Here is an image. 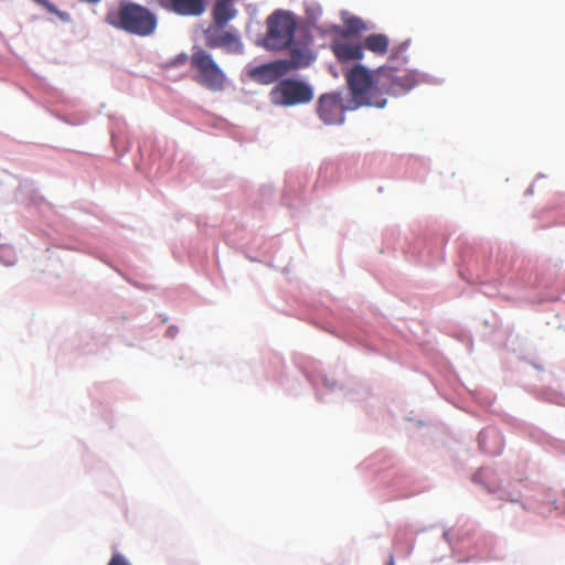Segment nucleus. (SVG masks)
Here are the masks:
<instances>
[{"instance_id":"nucleus-3","label":"nucleus","mask_w":565,"mask_h":565,"mask_svg":"<svg viewBox=\"0 0 565 565\" xmlns=\"http://www.w3.org/2000/svg\"><path fill=\"white\" fill-rule=\"evenodd\" d=\"M267 32L264 38V46L270 51L288 49L295 38L297 22L292 13L276 10L266 20Z\"/></svg>"},{"instance_id":"nucleus-1","label":"nucleus","mask_w":565,"mask_h":565,"mask_svg":"<svg viewBox=\"0 0 565 565\" xmlns=\"http://www.w3.org/2000/svg\"><path fill=\"white\" fill-rule=\"evenodd\" d=\"M105 22L129 34L142 38L151 35L158 25V19L152 11L128 1H121L118 10H108Z\"/></svg>"},{"instance_id":"nucleus-2","label":"nucleus","mask_w":565,"mask_h":565,"mask_svg":"<svg viewBox=\"0 0 565 565\" xmlns=\"http://www.w3.org/2000/svg\"><path fill=\"white\" fill-rule=\"evenodd\" d=\"M345 78L355 107L372 106L383 108L386 105V99L380 96L376 72L373 74L365 66L355 64L347 72Z\"/></svg>"},{"instance_id":"nucleus-9","label":"nucleus","mask_w":565,"mask_h":565,"mask_svg":"<svg viewBox=\"0 0 565 565\" xmlns=\"http://www.w3.org/2000/svg\"><path fill=\"white\" fill-rule=\"evenodd\" d=\"M288 74V65L285 60H276L262 64L249 71V77L262 85H269Z\"/></svg>"},{"instance_id":"nucleus-13","label":"nucleus","mask_w":565,"mask_h":565,"mask_svg":"<svg viewBox=\"0 0 565 565\" xmlns=\"http://www.w3.org/2000/svg\"><path fill=\"white\" fill-rule=\"evenodd\" d=\"M235 0H216L212 9V18L214 26L222 30L227 22L236 17L234 8Z\"/></svg>"},{"instance_id":"nucleus-5","label":"nucleus","mask_w":565,"mask_h":565,"mask_svg":"<svg viewBox=\"0 0 565 565\" xmlns=\"http://www.w3.org/2000/svg\"><path fill=\"white\" fill-rule=\"evenodd\" d=\"M376 83L380 96H401L417 85L418 75L415 71L385 65L376 71Z\"/></svg>"},{"instance_id":"nucleus-17","label":"nucleus","mask_w":565,"mask_h":565,"mask_svg":"<svg viewBox=\"0 0 565 565\" xmlns=\"http://www.w3.org/2000/svg\"><path fill=\"white\" fill-rule=\"evenodd\" d=\"M108 565H130L129 562L120 554H114Z\"/></svg>"},{"instance_id":"nucleus-8","label":"nucleus","mask_w":565,"mask_h":565,"mask_svg":"<svg viewBox=\"0 0 565 565\" xmlns=\"http://www.w3.org/2000/svg\"><path fill=\"white\" fill-rule=\"evenodd\" d=\"M330 47L338 62L342 65L361 61L364 56L362 43L345 36L333 40Z\"/></svg>"},{"instance_id":"nucleus-15","label":"nucleus","mask_w":565,"mask_h":565,"mask_svg":"<svg viewBox=\"0 0 565 565\" xmlns=\"http://www.w3.org/2000/svg\"><path fill=\"white\" fill-rule=\"evenodd\" d=\"M365 30V23L360 18L352 17L345 21V31H343L342 36L348 38L350 34H359Z\"/></svg>"},{"instance_id":"nucleus-12","label":"nucleus","mask_w":565,"mask_h":565,"mask_svg":"<svg viewBox=\"0 0 565 565\" xmlns=\"http://www.w3.org/2000/svg\"><path fill=\"white\" fill-rule=\"evenodd\" d=\"M288 49L290 51V60H285L288 65V73L292 70L307 67L316 60L315 53L306 43L292 42Z\"/></svg>"},{"instance_id":"nucleus-16","label":"nucleus","mask_w":565,"mask_h":565,"mask_svg":"<svg viewBox=\"0 0 565 565\" xmlns=\"http://www.w3.org/2000/svg\"><path fill=\"white\" fill-rule=\"evenodd\" d=\"M405 50H406V44H401L397 47H394L392 50L390 61L402 60L403 62H406L407 58H406V56H404Z\"/></svg>"},{"instance_id":"nucleus-10","label":"nucleus","mask_w":565,"mask_h":565,"mask_svg":"<svg viewBox=\"0 0 565 565\" xmlns=\"http://www.w3.org/2000/svg\"><path fill=\"white\" fill-rule=\"evenodd\" d=\"M164 10L183 17H198L205 11L204 0H157Z\"/></svg>"},{"instance_id":"nucleus-18","label":"nucleus","mask_w":565,"mask_h":565,"mask_svg":"<svg viewBox=\"0 0 565 565\" xmlns=\"http://www.w3.org/2000/svg\"><path fill=\"white\" fill-rule=\"evenodd\" d=\"M387 565H395L394 557L391 555Z\"/></svg>"},{"instance_id":"nucleus-4","label":"nucleus","mask_w":565,"mask_h":565,"mask_svg":"<svg viewBox=\"0 0 565 565\" xmlns=\"http://www.w3.org/2000/svg\"><path fill=\"white\" fill-rule=\"evenodd\" d=\"M190 64L195 72L194 79L198 84L213 93L225 88L226 75L210 53L203 49L194 50Z\"/></svg>"},{"instance_id":"nucleus-7","label":"nucleus","mask_w":565,"mask_h":565,"mask_svg":"<svg viewBox=\"0 0 565 565\" xmlns=\"http://www.w3.org/2000/svg\"><path fill=\"white\" fill-rule=\"evenodd\" d=\"M347 109L342 94L337 92L321 95L317 103L318 117L326 125L343 124Z\"/></svg>"},{"instance_id":"nucleus-11","label":"nucleus","mask_w":565,"mask_h":565,"mask_svg":"<svg viewBox=\"0 0 565 565\" xmlns=\"http://www.w3.org/2000/svg\"><path fill=\"white\" fill-rule=\"evenodd\" d=\"M205 39L210 49L224 47L234 53H239L243 49L238 35L234 32H216L213 28H210L205 32Z\"/></svg>"},{"instance_id":"nucleus-14","label":"nucleus","mask_w":565,"mask_h":565,"mask_svg":"<svg viewBox=\"0 0 565 565\" xmlns=\"http://www.w3.org/2000/svg\"><path fill=\"white\" fill-rule=\"evenodd\" d=\"M362 45L363 50L366 49L376 55H385L388 51L390 40L385 34L373 33L364 39Z\"/></svg>"},{"instance_id":"nucleus-6","label":"nucleus","mask_w":565,"mask_h":565,"mask_svg":"<svg viewBox=\"0 0 565 565\" xmlns=\"http://www.w3.org/2000/svg\"><path fill=\"white\" fill-rule=\"evenodd\" d=\"M269 98L274 105L295 106L311 102L313 90L309 84L302 81L285 78L270 90Z\"/></svg>"}]
</instances>
